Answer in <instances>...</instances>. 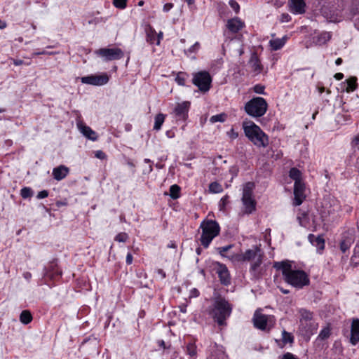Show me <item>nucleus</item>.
I'll list each match as a JSON object with an SVG mask.
<instances>
[{"instance_id": "f257e3e1", "label": "nucleus", "mask_w": 359, "mask_h": 359, "mask_svg": "<svg viewBox=\"0 0 359 359\" xmlns=\"http://www.w3.org/2000/svg\"><path fill=\"white\" fill-rule=\"evenodd\" d=\"M273 267L281 271L285 280L294 287L301 288L309 283L307 275L303 271L293 270L290 261L275 262Z\"/></svg>"}, {"instance_id": "f03ea898", "label": "nucleus", "mask_w": 359, "mask_h": 359, "mask_svg": "<svg viewBox=\"0 0 359 359\" xmlns=\"http://www.w3.org/2000/svg\"><path fill=\"white\" fill-rule=\"evenodd\" d=\"M228 259L235 264L249 262H250V269L255 271L262 263L263 253L260 248L255 245L251 249L246 250L244 252L231 255Z\"/></svg>"}, {"instance_id": "7ed1b4c3", "label": "nucleus", "mask_w": 359, "mask_h": 359, "mask_svg": "<svg viewBox=\"0 0 359 359\" xmlns=\"http://www.w3.org/2000/svg\"><path fill=\"white\" fill-rule=\"evenodd\" d=\"M320 12L326 20L331 22H337L345 18L343 0H322Z\"/></svg>"}, {"instance_id": "20e7f679", "label": "nucleus", "mask_w": 359, "mask_h": 359, "mask_svg": "<svg viewBox=\"0 0 359 359\" xmlns=\"http://www.w3.org/2000/svg\"><path fill=\"white\" fill-rule=\"evenodd\" d=\"M245 136L257 147L265 148L269 144V137L259 126L252 121L243 122Z\"/></svg>"}, {"instance_id": "39448f33", "label": "nucleus", "mask_w": 359, "mask_h": 359, "mask_svg": "<svg viewBox=\"0 0 359 359\" xmlns=\"http://www.w3.org/2000/svg\"><path fill=\"white\" fill-rule=\"evenodd\" d=\"M201 228L202 229L201 243L202 245L207 248L212 239L219 234L220 228L219 224L212 220L203 221L201 224Z\"/></svg>"}, {"instance_id": "423d86ee", "label": "nucleus", "mask_w": 359, "mask_h": 359, "mask_svg": "<svg viewBox=\"0 0 359 359\" xmlns=\"http://www.w3.org/2000/svg\"><path fill=\"white\" fill-rule=\"evenodd\" d=\"M268 104L266 101L261 97H256L246 102L244 107L245 111L249 116L259 118L265 114Z\"/></svg>"}, {"instance_id": "0eeeda50", "label": "nucleus", "mask_w": 359, "mask_h": 359, "mask_svg": "<svg viewBox=\"0 0 359 359\" xmlns=\"http://www.w3.org/2000/svg\"><path fill=\"white\" fill-rule=\"evenodd\" d=\"M231 306L224 299L218 297L215 300L212 315L219 325H222L231 313Z\"/></svg>"}, {"instance_id": "6e6552de", "label": "nucleus", "mask_w": 359, "mask_h": 359, "mask_svg": "<svg viewBox=\"0 0 359 359\" xmlns=\"http://www.w3.org/2000/svg\"><path fill=\"white\" fill-rule=\"evenodd\" d=\"M255 188L253 182H247L243 185L242 202L244 206V211L250 214L255 210L256 201L252 196V191Z\"/></svg>"}, {"instance_id": "1a4fd4ad", "label": "nucleus", "mask_w": 359, "mask_h": 359, "mask_svg": "<svg viewBox=\"0 0 359 359\" xmlns=\"http://www.w3.org/2000/svg\"><path fill=\"white\" fill-rule=\"evenodd\" d=\"M274 316L264 315L259 310L255 311L253 317L254 325L262 330H270L275 325Z\"/></svg>"}, {"instance_id": "9d476101", "label": "nucleus", "mask_w": 359, "mask_h": 359, "mask_svg": "<svg viewBox=\"0 0 359 359\" xmlns=\"http://www.w3.org/2000/svg\"><path fill=\"white\" fill-rule=\"evenodd\" d=\"M212 79L207 72H200L196 74L193 79V83L201 91L207 92L210 88Z\"/></svg>"}, {"instance_id": "9b49d317", "label": "nucleus", "mask_w": 359, "mask_h": 359, "mask_svg": "<svg viewBox=\"0 0 359 359\" xmlns=\"http://www.w3.org/2000/svg\"><path fill=\"white\" fill-rule=\"evenodd\" d=\"M96 53L107 61L118 60L123 57V52L118 48H100L96 51Z\"/></svg>"}, {"instance_id": "f8f14e48", "label": "nucleus", "mask_w": 359, "mask_h": 359, "mask_svg": "<svg viewBox=\"0 0 359 359\" xmlns=\"http://www.w3.org/2000/svg\"><path fill=\"white\" fill-rule=\"evenodd\" d=\"M81 81L83 83L89 85L102 86L109 81V77L106 74L102 75H90L81 77Z\"/></svg>"}, {"instance_id": "ddd939ff", "label": "nucleus", "mask_w": 359, "mask_h": 359, "mask_svg": "<svg viewBox=\"0 0 359 359\" xmlns=\"http://www.w3.org/2000/svg\"><path fill=\"white\" fill-rule=\"evenodd\" d=\"M297 219L302 226L312 231L317 229V224L313 215L304 212L297 217Z\"/></svg>"}, {"instance_id": "4468645a", "label": "nucleus", "mask_w": 359, "mask_h": 359, "mask_svg": "<svg viewBox=\"0 0 359 359\" xmlns=\"http://www.w3.org/2000/svg\"><path fill=\"white\" fill-rule=\"evenodd\" d=\"M305 184L302 182H296L294 185V205H300L306 198Z\"/></svg>"}, {"instance_id": "2eb2a0df", "label": "nucleus", "mask_w": 359, "mask_h": 359, "mask_svg": "<svg viewBox=\"0 0 359 359\" xmlns=\"http://www.w3.org/2000/svg\"><path fill=\"white\" fill-rule=\"evenodd\" d=\"M290 11L293 14H303L306 12V3L304 0H288Z\"/></svg>"}, {"instance_id": "dca6fc26", "label": "nucleus", "mask_w": 359, "mask_h": 359, "mask_svg": "<svg viewBox=\"0 0 359 359\" xmlns=\"http://www.w3.org/2000/svg\"><path fill=\"white\" fill-rule=\"evenodd\" d=\"M216 265V271L219 277L221 283L226 285H229L230 283L231 278L226 266L219 263H217Z\"/></svg>"}, {"instance_id": "f3484780", "label": "nucleus", "mask_w": 359, "mask_h": 359, "mask_svg": "<svg viewBox=\"0 0 359 359\" xmlns=\"http://www.w3.org/2000/svg\"><path fill=\"white\" fill-rule=\"evenodd\" d=\"M76 126L81 133H82L86 138L93 141L97 140V135H96V133L89 126L85 125L82 121H78L76 123Z\"/></svg>"}, {"instance_id": "a211bd4d", "label": "nucleus", "mask_w": 359, "mask_h": 359, "mask_svg": "<svg viewBox=\"0 0 359 359\" xmlns=\"http://www.w3.org/2000/svg\"><path fill=\"white\" fill-rule=\"evenodd\" d=\"M190 107V102L184 101L181 103H178L175 108L174 112L175 115L180 118L185 119Z\"/></svg>"}, {"instance_id": "6ab92c4d", "label": "nucleus", "mask_w": 359, "mask_h": 359, "mask_svg": "<svg viewBox=\"0 0 359 359\" xmlns=\"http://www.w3.org/2000/svg\"><path fill=\"white\" fill-rule=\"evenodd\" d=\"M245 26L244 22H243L238 18H233L229 19L226 23V27L229 30L233 33H236L243 29Z\"/></svg>"}, {"instance_id": "aec40b11", "label": "nucleus", "mask_w": 359, "mask_h": 359, "mask_svg": "<svg viewBox=\"0 0 359 359\" xmlns=\"http://www.w3.org/2000/svg\"><path fill=\"white\" fill-rule=\"evenodd\" d=\"M350 341L353 345L359 342V319H353L351 327Z\"/></svg>"}, {"instance_id": "412c9836", "label": "nucleus", "mask_w": 359, "mask_h": 359, "mask_svg": "<svg viewBox=\"0 0 359 359\" xmlns=\"http://www.w3.org/2000/svg\"><path fill=\"white\" fill-rule=\"evenodd\" d=\"M353 242V235L350 232H346L344 235L343 239L340 243V250L341 252L345 253L347 250H348Z\"/></svg>"}, {"instance_id": "4be33fe9", "label": "nucleus", "mask_w": 359, "mask_h": 359, "mask_svg": "<svg viewBox=\"0 0 359 359\" xmlns=\"http://www.w3.org/2000/svg\"><path fill=\"white\" fill-rule=\"evenodd\" d=\"M308 239L318 251H322L325 248V240L321 236H315L313 234H309Z\"/></svg>"}, {"instance_id": "5701e85b", "label": "nucleus", "mask_w": 359, "mask_h": 359, "mask_svg": "<svg viewBox=\"0 0 359 359\" xmlns=\"http://www.w3.org/2000/svg\"><path fill=\"white\" fill-rule=\"evenodd\" d=\"M69 172V169L65 165H60L53 170V175L55 180L60 181L64 179Z\"/></svg>"}, {"instance_id": "b1692460", "label": "nucleus", "mask_w": 359, "mask_h": 359, "mask_svg": "<svg viewBox=\"0 0 359 359\" xmlns=\"http://www.w3.org/2000/svg\"><path fill=\"white\" fill-rule=\"evenodd\" d=\"M287 37L286 36L279 39H272L269 41V46L272 50H278L280 49L286 43Z\"/></svg>"}, {"instance_id": "393cba45", "label": "nucleus", "mask_w": 359, "mask_h": 359, "mask_svg": "<svg viewBox=\"0 0 359 359\" xmlns=\"http://www.w3.org/2000/svg\"><path fill=\"white\" fill-rule=\"evenodd\" d=\"M251 69L256 73L259 74L262 71V65L260 61L256 54H252L249 61Z\"/></svg>"}, {"instance_id": "a878e982", "label": "nucleus", "mask_w": 359, "mask_h": 359, "mask_svg": "<svg viewBox=\"0 0 359 359\" xmlns=\"http://www.w3.org/2000/svg\"><path fill=\"white\" fill-rule=\"evenodd\" d=\"M300 315V322L302 324L303 321L308 322L313 319V313L308 310L302 309L299 311Z\"/></svg>"}, {"instance_id": "bb28decb", "label": "nucleus", "mask_w": 359, "mask_h": 359, "mask_svg": "<svg viewBox=\"0 0 359 359\" xmlns=\"http://www.w3.org/2000/svg\"><path fill=\"white\" fill-rule=\"evenodd\" d=\"M290 177L294 181V183L302 182V172L297 168H292L289 172Z\"/></svg>"}, {"instance_id": "cd10ccee", "label": "nucleus", "mask_w": 359, "mask_h": 359, "mask_svg": "<svg viewBox=\"0 0 359 359\" xmlns=\"http://www.w3.org/2000/svg\"><path fill=\"white\" fill-rule=\"evenodd\" d=\"M165 116L163 114H158L155 116L154 130H159L165 121Z\"/></svg>"}, {"instance_id": "c85d7f7f", "label": "nucleus", "mask_w": 359, "mask_h": 359, "mask_svg": "<svg viewBox=\"0 0 359 359\" xmlns=\"http://www.w3.org/2000/svg\"><path fill=\"white\" fill-rule=\"evenodd\" d=\"M208 191L211 194H219L223 191V188L219 182H213L209 184Z\"/></svg>"}, {"instance_id": "c756f323", "label": "nucleus", "mask_w": 359, "mask_h": 359, "mask_svg": "<svg viewBox=\"0 0 359 359\" xmlns=\"http://www.w3.org/2000/svg\"><path fill=\"white\" fill-rule=\"evenodd\" d=\"M346 91L347 93L353 91L357 88V79L355 77H351L346 80Z\"/></svg>"}, {"instance_id": "7c9ffc66", "label": "nucleus", "mask_w": 359, "mask_h": 359, "mask_svg": "<svg viewBox=\"0 0 359 359\" xmlns=\"http://www.w3.org/2000/svg\"><path fill=\"white\" fill-rule=\"evenodd\" d=\"M32 320V316L29 311H23L20 316V320L22 323L27 325Z\"/></svg>"}, {"instance_id": "2f4dec72", "label": "nucleus", "mask_w": 359, "mask_h": 359, "mask_svg": "<svg viewBox=\"0 0 359 359\" xmlns=\"http://www.w3.org/2000/svg\"><path fill=\"white\" fill-rule=\"evenodd\" d=\"M156 31L152 29L151 27H149L147 30V37L146 40L147 42H149L151 44H153L155 41L156 40Z\"/></svg>"}, {"instance_id": "473e14b6", "label": "nucleus", "mask_w": 359, "mask_h": 359, "mask_svg": "<svg viewBox=\"0 0 359 359\" xmlns=\"http://www.w3.org/2000/svg\"><path fill=\"white\" fill-rule=\"evenodd\" d=\"M180 188L177 184H173L170 187V196L172 199H177L180 197Z\"/></svg>"}, {"instance_id": "72a5a7b5", "label": "nucleus", "mask_w": 359, "mask_h": 359, "mask_svg": "<svg viewBox=\"0 0 359 359\" xmlns=\"http://www.w3.org/2000/svg\"><path fill=\"white\" fill-rule=\"evenodd\" d=\"M294 340V337L291 333L283 330L282 332V341L283 344H286L287 343H292Z\"/></svg>"}, {"instance_id": "f704fd0d", "label": "nucleus", "mask_w": 359, "mask_h": 359, "mask_svg": "<svg viewBox=\"0 0 359 359\" xmlns=\"http://www.w3.org/2000/svg\"><path fill=\"white\" fill-rule=\"evenodd\" d=\"M226 118V115L224 114H219L217 115H214L210 117V121L212 123L216 122H224Z\"/></svg>"}, {"instance_id": "c9c22d12", "label": "nucleus", "mask_w": 359, "mask_h": 359, "mask_svg": "<svg viewBox=\"0 0 359 359\" xmlns=\"http://www.w3.org/2000/svg\"><path fill=\"white\" fill-rule=\"evenodd\" d=\"M330 335V329L329 327H325L319 333L318 338L324 340L328 338Z\"/></svg>"}, {"instance_id": "e433bc0d", "label": "nucleus", "mask_w": 359, "mask_h": 359, "mask_svg": "<svg viewBox=\"0 0 359 359\" xmlns=\"http://www.w3.org/2000/svg\"><path fill=\"white\" fill-rule=\"evenodd\" d=\"M352 262L355 265H359V245H356L354 248Z\"/></svg>"}, {"instance_id": "4c0bfd02", "label": "nucleus", "mask_w": 359, "mask_h": 359, "mask_svg": "<svg viewBox=\"0 0 359 359\" xmlns=\"http://www.w3.org/2000/svg\"><path fill=\"white\" fill-rule=\"evenodd\" d=\"M20 195L23 198H27L32 196V191L29 187H24L20 191Z\"/></svg>"}, {"instance_id": "58836bf2", "label": "nucleus", "mask_w": 359, "mask_h": 359, "mask_svg": "<svg viewBox=\"0 0 359 359\" xmlns=\"http://www.w3.org/2000/svg\"><path fill=\"white\" fill-rule=\"evenodd\" d=\"M187 353L191 358H194L196 355V347L193 344L187 345Z\"/></svg>"}, {"instance_id": "ea45409f", "label": "nucleus", "mask_w": 359, "mask_h": 359, "mask_svg": "<svg viewBox=\"0 0 359 359\" xmlns=\"http://www.w3.org/2000/svg\"><path fill=\"white\" fill-rule=\"evenodd\" d=\"M113 4L116 8L124 9L127 6V0H114Z\"/></svg>"}, {"instance_id": "a19ab883", "label": "nucleus", "mask_w": 359, "mask_h": 359, "mask_svg": "<svg viewBox=\"0 0 359 359\" xmlns=\"http://www.w3.org/2000/svg\"><path fill=\"white\" fill-rule=\"evenodd\" d=\"M176 82L180 86H184L186 81V75L183 73L177 74L175 77Z\"/></svg>"}, {"instance_id": "79ce46f5", "label": "nucleus", "mask_w": 359, "mask_h": 359, "mask_svg": "<svg viewBox=\"0 0 359 359\" xmlns=\"http://www.w3.org/2000/svg\"><path fill=\"white\" fill-rule=\"evenodd\" d=\"M128 238V236L126 233H120L115 237V241L118 242H126Z\"/></svg>"}, {"instance_id": "37998d69", "label": "nucleus", "mask_w": 359, "mask_h": 359, "mask_svg": "<svg viewBox=\"0 0 359 359\" xmlns=\"http://www.w3.org/2000/svg\"><path fill=\"white\" fill-rule=\"evenodd\" d=\"M238 170V168L235 165L229 168V172L231 175V180H233V177L237 176Z\"/></svg>"}, {"instance_id": "c03bdc74", "label": "nucleus", "mask_w": 359, "mask_h": 359, "mask_svg": "<svg viewBox=\"0 0 359 359\" xmlns=\"http://www.w3.org/2000/svg\"><path fill=\"white\" fill-rule=\"evenodd\" d=\"M231 248H232V245H226V246L218 248L217 250H218L219 253L222 257H226L225 252H227ZM228 257L229 256H226V257Z\"/></svg>"}, {"instance_id": "a18cd8bd", "label": "nucleus", "mask_w": 359, "mask_h": 359, "mask_svg": "<svg viewBox=\"0 0 359 359\" xmlns=\"http://www.w3.org/2000/svg\"><path fill=\"white\" fill-rule=\"evenodd\" d=\"M331 38V34L330 32H324L321 34L319 38V41L322 43H325L329 41Z\"/></svg>"}, {"instance_id": "49530a36", "label": "nucleus", "mask_w": 359, "mask_h": 359, "mask_svg": "<svg viewBox=\"0 0 359 359\" xmlns=\"http://www.w3.org/2000/svg\"><path fill=\"white\" fill-rule=\"evenodd\" d=\"M200 48V43L198 42H196L191 48H189L187 50H185L186 54H189L191 53L196 52Z\"/></svg>"}, {"instance_id": "de8ad7c7", "label": "nucleus", "mask_w": 359, "mask_h": 359, "mask_svg": "<svg viewBox=\"0 0 359 359\" xmlns=\"http://www.w3.org/2000/svg\"><path fill=\"white\" fill-rule=\"evenodd\" d=\"M229 4L236 13L239 12L240 6L235 0H230Z\"/></svg>"}, {"instance_id": "09e8293b", "label": "nucleus", "mask_w": 359, "mask_h": 359, "mask_svg": "<svg viewBox=\"0 0 359 359\" xmlns=\"http://www.w3.org/2000/svg\"><path fill=\"white\" fill-rule=\"evenodd\" d=\"M215 164L216 165H219L220 166V168H222L223 170L225 169L224 168H223L222 165V164H224L225 165L226 163V160H222V156H219L217 158V159H216L215 161H214Z\"/></svg>"}, {"instance_id": "8fccbe9b", "label": "nucleus", "mask_w": 359, "mask_h": 359, "mask_svg": "<svg viewBox=\"0 0 359 359\" xmlns=\"http://www.w3.org/2000/svg\"><path fill=\"white\" fill-rule=\"evenodd\" d=\"M254 91L258 94H264V87L261 85H256L254 87Z\"/></svg>"}, {"instance_id": "3c124183", "label": "nucleus", "mask_w": 359, "mask_h": 359, "mask_svg": "<svg viewBox=\"0 0 359 359\" xmlns=\"http://www.w3.org/2000/svg\"><path fill=\"white\" fill-rule=\"evenodd\" d=\"M291 20V17L287 13H283L280 15V21L282 22H287Z\"/></svg>"}, {"instance_id": "603ef678", "label": "nucleus", "mask_w": 359, "mask_h": 359, "mask_svg": "<svg viewBox=\"0 0 359 359\" xmlns=\"http://www.w3.org/2000/svg\"><path fill=\"white\" fill-rule=\"evenodd\" d=\"M48 196V192L46 190L41 191L37 194V198L42 199L45 198Z\"/></svg>"}, {"instance_id": "864d4df0", "label": "nucleus", "mask_w": 359, "mask_h": 359, "mask_svg": "<svg viewBox=\"0 0 359 359\" xmlns=\"http://www.w3.org/2000/svg\"><path fill=\"white\" fill-rule=\"evenodd\" d=\"M282 359H299L297 357H296L294 355H293L291 353H286L283 355Z\"/></svg>"}, {"instance_id": "5fc2aeb1", "label": "nucleus", "mask_w": 359, "mask_h": 359, "mask_svg": "<svg viewBox=\"0 0 359 359\" xmlns=\"http://www.w3.org/2000/svg\"><path fill=\"white\" fill-rule=\"evenodd\" d=\"M229 136L231 139H236L238 137V134L237 132H236L233 128L231 129V130L228 133Z\"/></svg>"}, {"instance_id": "6e6d98bb", "label": "nucleus", "mask_w": 359, "mask_h": 359, "mask_svg": "<svg viewBox=\"0 0 359 359\" xmlns=\"http://www.w3.org/2000/svg\"><path fill=\"white\" fill-rule=\"evenodd\" d=\"M95 156L97 158H100V159H104V158H106L105 154L103 151H97L96 153H95Z\"/></svg>"}, {"instance_id": "4d7b16f0", "label": "nucleus", "mask_w": 359, "mask_h": 359, "mask_svg": "<svg viewBox=\"0 0 359 359\" xmlns=\"http://www.w3.org/2000/svg\"><path fill=\"white\" fill-rule=\"evenodd\" d=\"M227 200H228L227 196H225L224 197L222 198V199L220 200V202H219V206L221 208H224L225 206L226 203H227Z\"/></svg>"}, {"instance_id": "13d9d810", "label": "nucleus", "mask_w": 359, "mask_h": 359, "mask_svg": "<svg viewBox=\"0 0 359 359\" xmlns=\"http://www.w3.org/2000/svg\"><path fill=\"white\" fill-rule=\"evenodd\" d=\"M172 6H173L172 4H170V3L166 4L163 6V11L165 12H168L172 8Z\"/></svg>"}, {"instance_id": "bf43d9fd", "label": "nucleus", "mask_w": 359, "mask_h": 359, "mask_svg": "<svg viewBox=\"0 0 359 359\" xmlns=\"http://www.w3.org/2000/svg\"><path fill=\"white\" fill-rule=\"evenodd\" d=\"M162 38H163V32H160L156 36V43L157 46L160 45L161 40L162 39Z\"/></svg>"}, {"instance_id": "052dcab7", "label": "nucleus", "mask_w": 359, "mask_h": 359, "mask_svg": "<svg viewBox=\"0 0 359 359\" xmlns=\"http://www.w3.org/2000/svg\"><path fill=\"white\" fill-rule=\"evenodd\" d=\"M133 262V256L130 253H128L126 256V263L128 264H131Z\"/></svg>"}, {"instance_id": "680f3d73", "label": "nucleus", "mask_w": 359, "mask_h": 359, "mask_svg": "<svg viewBox=\"0 0 359 359\" xmlns=\"http://www.w3.org/2000/svg\"><path fill=\"white\" fill-rule=\"evenodd\" d=\"M354 146L359 149V135L355 137L353 141Z\"/></svg>"}, {"instance_id": "e2e57ef3", "label": "nucleus", "mask_w": 359, "mask_h": 359, "mask_svg": "<svg viewBox=\"0 0 359 359\" xmlns=\"http://www.w3.org/2000/svg\"><path fill=\"white\" fill-rule=\"evenodd\" d=\"M23 277L26 279V280H29L31 278H32V274L29 273V272H25L23 273Z\"/></svg>"}, {"instance_id": "0e129e2a", "label": "nucleus", "mask_w": 359, "mask_h": 359, "mask_svg": "<svg viewBox=\"0 0 359 359\" xmlns=\"http://www.w3.org/2000/svg\"><path fill=\"white\" fill-rule=\"evenodd\" d=\"M344 77V74L342 73H337L335 75H334V78L337 79V80H341Z\"/></svg>"}, {"instance_id": "69168bd1", "label": "nucleus", "mask_w": 359, "mask_h": 359, "mask_svg": "<svg viewBox=\"0 0 359 359\" xmlns=\"http://www.w3.org/2000/svg\"><path fill=\"white\" fill-rule=\"evenodd\" d=\"M13 64L16 66H19L23 64V61L21 60H15Z\"/></svg>"}, {"instance_id": "338daca9", "label": "nucleus", "mask_w": 359, "mask_h": 359, "mask_svg": "<svg viewBox=\"0 0 359 359\" xmlns=\"http://www.w3.org/2000/svg\"><path fill=\"white\" fill-rule=\"evenodd\" d=\"M157 272L163 278L165 277V273L162 269H158Z\"/></svg>"}, {"instance_id": "774afa93", "label": "nucleus", "mask_w": 359, "mask_h": 359, "mask_svg": "<svg viewBox=\"0 0 359 359\" xmlns=\"http://www.w3.org/2000/svg\"><path fill=\"white\" fill-rule=\"evenodd\" d=\"M218 169H219V168L216 167V168L213 170L212 173H213L214 175L220 174L221 175H223V173H220V172H219V171L218 170Z\"/></svg>"}]
</instances>
